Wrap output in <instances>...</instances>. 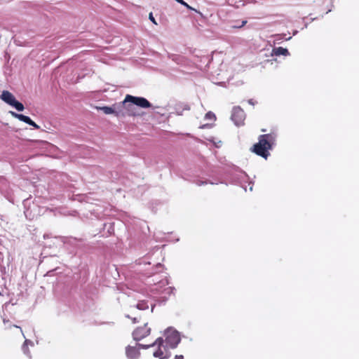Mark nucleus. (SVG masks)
<instances>
[{"label":"nucleus","instance_id":"1","mask_svg":"<svg viewBox=\"0 0 359 359\" xmlns=\"http://www.w3.org/2000/svg\"><path fill=\"white\" fill-rule=\"evenodd\" d=\"M121 111L123 115L121 117L126 116H142L144 113L141 111L137 107L149 108L151 103L144 97H135L130 95H126L123 102L119 103Z\"/></svg>","mask_w":359,"mask_h":359},{"label":"nucleus","instance_id":"2","mask_svg":"<svg viewBox=\"0 0 359 359\" xmlns=\"http://www.w3.org/2000/svg\"><path fill=\"white\" fill-rule=\"evenodd\" d=\"M274 139L271 135H262L259 142L253 146L252 151L264 158L269 156L268 151L272 148Z\"/></svg>","mask_w":359,"mask_h":359},{"label":"nucleus","instance_id":"3","mask_svg":"<svg viewBox=\"0 0 359 359\" xmlns=\"http://www.w3.org/2000/svg\"><path fill=\"white\" fill-rule=\"evenodd\" d=\"M138 346L142 347V348H148L149 347H157V350H156L153 355L155 358H158L159 359H165L168 358L170 356V353L168 351V346L163 344V339L161 337H158L153 344L151 345H143L139 344Z\"/></svg>","mask_w":359,"mask_h":359},{"label":"nucleus","instance_id":"4","mask_svg":"<svg viewBox=\"0 0 359 359\" xmlns=\"http://www.w3.org/2000/svg\"><path fill=\"white\" fill-rule=\"evenodd\" d=\"M164 335L165 337V342L168 348H176L180 341V337L178 332L172 327H169L165 331Z\"/></svg>","mask_w":359,"mask_h":359},{"label":"nucleus","instance_id":"5","mask_svg":"<svg viewBox=\"0 0 359 359\" xmlns=\"http://www.w3.org/2000/svg\"><path fill=\"white\" fill-rule=\"evenodd\" d=\"M0 98L19 111H22L25 109L24 105L18 102L14 95L8 90H4L0 95Z\"/></svg>","mask_w":359,"mask_h":359},{"label":"nucleus","instance_id":"6","mask_svg":"<svg viewBox=\"0 0 359 359\" xmlns=\"http://www.w3.org/2000/svg\"><path fill=\"white\" fill-rule=\"evenodd\" d=\"M245 118V114L244 111L239 107H235L233 109L231 119L234 123L239 126H242Z\"/></svg>","mask_w":359,"mask_h":359},{"label":"nucleus","instance_id":"7","mask_svg":"<svg viewBox=\"0 0 359 359\" xmlns=\"http://www.w3.org/2000/svg\"><path fill=\"white\" fill-rule=\"evenodd\" d=\"M98 109L103 111L105 114H114L116 116L121 117L123 114L121 111L119 103L113 105L112 107H97Z\"/></svg>","mask_w":359,"mask_h":359},{"label":"nucleus","instance_id":"8","mask_svg":"<svg viewBox=\"0 0 359 359\" xmlns=\"http://www.w3.org/2000/svg\"><path fill=\"white\" fill-rule=\"evenodd\" d=\"M151 329L147 327L145 324L143 327H137L133 333V338L136 341H140L150 334Z\"/></svg>","mask_w":359,"mask_h":359},{"label":"nucleus","instance_id":"9","mask_svg":"<svg viewBox=\"0 0 359 359\" xmlns=\"http://www.w3.org/2000/svg\"><path fill=\"white\" fill-rule=\"evenodd\" d=\"M10 114L14 118H16L19 119L20 121H23V122L33 126L34 128H35L36 129L39 128V126L36 123H35L29 117L22 115V114H17L14 111H10Z\"/></svg>","mask_w":359,"mask_h":359},{"label":"nucleus","instance_id":"10","mask_svg":"<svg viewBox=\"0 0 359 359\" xmlns=\"http://www.w3.org/2000/svg\"><path fill=\"white\" fill-rule=\"evenodd\" d=\"M126 355L128 359H137L140 353L137 348L128 346L126 348Z\"/></svg>","mask_w":359,"mask_h":359},{"label":"nucleus","instance_id":"11","mask_svg":"<svg viewBox=\"0 0 359 359\" xmlns=\"http://www.w3.org/2000/svg\"><path fill=\"white\" fill-rule=\"evenodd\" d=\"M272 55H288L289 52H288L287 49H286V48H284L282 47H278V48H275L273 49Z\"/></svg>","mask_w":359,"mask_h":359},{"label":"nucleus","instance_id":"12","mask_svg":"<svg viewBox=\"0 0 359 359\" xmlns=\"http://www.w3.org/2000/svg\"><path fill=\"white\" fill-rule=\"evenodd\" d=\"M136 307L140 310H144L149 308V305L144 301L139 302Z\"/></svg>","mask_w":359,"mask_h":359},{"label":"nucleus","instance_id":"13","mask_svg":"<svg viewBox=\"0 0 359 359\" xmlns=\"http://www.w3.org/2000/svg\"><path fill=\"white\" fill-rule=\"evenodd\" d=\"M205 118L206 120H212V121H215V118H216V116L215 115L214 113H212V111H209L206 114H205Z\"/></svg>","mask_w":359,"mask_h":359},{"label":"nucleus","instance_id":"14","mask_svg":"<svg viewBox=\"0 0 359 359\" xmlns=\"http://www.w3.org/2000/svg\"><path fill=\"white\" fill-rule=\"evenodd\" d=\"M28 344H31L32 346L33 345V343H32L31 341L26 339V340H25V343H24V344H23V346H22V350H23L24 353H25V354H27V355H28V354H29V353H28V351H27V348H26V346H27Z\"/></svg>","mask_w":359,"mask_h":359},{"label":"nucleus","instance_id":"15","mask_svg":"<svg viewBox=\"0 0 359 359\" xmlns=\"http://www.w3.org/2000/svg\"><path fill=\"white\" fill-rule=\"evenodd\" d=\"M176 1H177L178 3H180V4L186 6L187 8L189 9H191V10H194L192 7H191L189 5H188L185 1H184L183 0H175Z\"/></svg>","mask_w":359,"mask_h":359},{"label":"nucleus","instance_id":"16","mask_svg":"<svg viewBox=\"0 0 359 359\" xmlns=\"http://www.w3.org/2000/svg\"><path fill=\"white\" fill-rule=\"evenodd\" d=\"M161 287L165 286L168 284V281L167 280H162L158 283Z\"/></svg>","mask_w":359,"mask_h":359},{"label":"nucleus","instance_id":"17","mask_svg":"<svg viewBox=\"0 0 359 359\" xmlns=\"http://www.w3.org/2000/svg\"><path fill=\"white\" fill-rule=\"evenodd\" d=\"M149 20L153 22L154 23L155 25H157V22H156L154 16H153V14L151 13H149Z\"/></svg>","mask_w":359,"mask_h":359},{"label":"nucleus","instance_id":"18","mask_svg":"<svg viewBox=\"0 0 359 359\" xmlns=\"http://www.w3.org/2000/svg\"><path fill=\"white\" fill-rule=\"evenodd\" d=\"M245 4L244 3V1H238V2L235 5V6H236V8H239V7H241V6H245Z\"/></svg>","mask_w":359,"mask_h":359},{"label":"nucleus","instance_id":"19","mask_svg":"<svg viewBox=\"0 0 359 359\" xmlns=\"http://www.w3.org/2000/svg\"><path fill=\"white\" fill-rule=\"evenodd\" d=\"M174 290V288L171 287H168L167 288L165 289V292L167 293V294H170L172 292V291Z\"/></svg>","mask_w":359,"mask_h":359},{"label":"nucleus","instance_id":"20","mask_svg":"<svg viewBox=\"0 0 359 359\" xmlns=\"http://www.w3.org/2000/svg\"><path fill=\"white\" fill-rule=\"evenodd\" d=\"M175 359H184V358H183V355H176Z\"/></svg>","mask_w":359,"mask_h":359},{"label":"nucleus","instance_id":"21","mask_svg":"<svg viewBox=\"0 0 359 359\" xmlns=\"http://www.w3.org/2000/svg\"><path fill=\"white\" fill-rule=\"evenodd\" d=\"M13 326H14V327H15L19 328V329L20 330V332H22V335H24V334H23V332H22V330L20 327H18V326H16V325H13ZM23 337H25V336H23Z\"/></svg>","mask_w":359,"mask_h":359},{"label":"nucleus","instance_id":"22","mask_svg":"<svg viewBox=\"0 0 359 359\" xmlns=\"http://www.w3.org/2000/svg\"><path fill=\"white\" fill-rule=\"evenodd\" d=\"M248 102H249L250 104H254V103L252 102V100H250L248 101Z\"/></svg>","mask_w":359,"mask_h":359},{"label":"nucleus","instance_id":"23","mask_svg":"<svg viewBox=\"0 0 359 359\" xmlns=\"http://www.w3.org/2000/svg\"><path fill=\"white\" fill-rule=\"evenodd\" d=\"M246 23V21H243L242 26H243Z\"/></svg>","mask_w":359,"mask_h":359},{"label":"nucleus","instance_id":"24","mask_svg":"<svg viewBox=\"0 0 359 359\" xmlns=\"http://www.w3.org/2000/svg\"><path fill=\"white\" fill-rule=\"evenodd\" d=\"M133 320L134 323H136V318H134Z\"/></svg>","mask_w":359,"mask_h":359},{"label":"nucleus","instance_id":"25","mask_svg":"<svg viewBox=\"0 0 359 359\" xmlns=\"http://www.w3.org/2000/svg\"><path fill=\"white\" fill-rule=\"evenodd\" d=\"M202 184H203V182H201H201H200V183H199V182H197V184H198V185H201Z\"/></svg>","mask_w":359,"mask_h":359},{"label":"nucleus","instance_id":"26","mask_svg":"<svg viewBox=\"0 0 359 359\" xmlns=\"http://www.w3.org/2000/svg\"><path fill=\"white\" fill-rule=\"evenodd\" d=\"M7 322H8V320H4V324H6V323H7Z\"/></svg>","mask_w":359,"mask_h":359},{"label":"nucleus","instance_id":"27","mask_svg":"<svg viewBox=\"0 0 359 359\" xmlns=\"http://www.w3.org/2000/svg\"><path fill=\"white\" fill-rule=\"evenodd\" d=\"M250 190L252 191V187H250Z\"/></svg>","mask_w":359,"mask_h":359}]
</instances>
